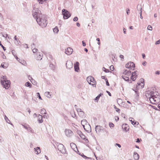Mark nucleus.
Returning <instances> with one entry per match:
<instances>
[{
  "instance_id": "2f4dec72",
  "label": "nucleus",
  "mask_w": 160,
  "mask_h": 160,
  "mask_svg": "<svg viewBox=\"0 0 160 160\" xmlns=\"http://www.w3.org/2000/svg\"><path fill=\"white\" fill-rule=\"evenodd\" d=\"M58 28L57 27H55L54 29H53V31L54 32L57 33L58 32Z\"/></svg>"
},
{
  "instance_id": "2eb2a0df",
  "label": "nucleus",
  "mask_w": 160,
  "mask_h": 160,
  "mask_svg": "<svg viewBox=\"0 0 160 160\" xmlns=\"http://www.w3.org/2000/svg\"><path fill=\"white\" fill-rule=\"evenodd\" d=\"M95 130L97 133H99L101 130H103L102 127L100 126H97L95 128Z\"/></svg>"
},
{
  "instance_id": "052dcab7",
  "label": "nucleus",
  "mask_w": 160,
  "mask_h": 160,
  "mask_svg": "<svg viewBox=\"0 0 160 160\" xmlns=\"http://www.w3.org/2000/svg\"><path fill=\"white\" fill-rule=\"evenodd\" d=\"M156 74L159 75L160 74V71H157L155 72Z\"/></svg>"
},
{
  "instance_id": "393cba45",
  "label": "nucleus",
  "mask_w": 160,
  "mask_h": 160,
  "mask_svg": "<svg viewBox=\"0 0 160 160\" xmlns=\"http://www.w3.org/2000/svg\"><path fill=\"white\" fill-rule=\"evenodd\" d=\"M149 93H150L149 92H147L146 93V95L148 98H149V100H150V98H152V95H151L150 94H149Z\"/></svg>"
},
{
  "instance_id": "f257e3e1",
  "label": "nucleus",
  "mask_w": 160,
  "mask_h": 160,
  "mask_svg": "<svg viewBox=\"0 0 160 160\" xmlns=\"http://www.w3.org/2000/svg\"><path fill=\"white\" fill-rule=\"evenodd\" d=\"M32 16L36 20L38 24L42 28L45 27L48 24L47 20L45 17L41 13V11L39 9L34 7L32 11Z\"/></svg>"
},
{
  "instance_id": "412c9836",
  "label": "nucleus",
  "mask_w": 160,
  "mask_h": 160,
  "mask_svg": "<svg viewBox=\"0 0 160 160\" xmlns=\"http://www.w3.org/2000/svg\"><path fill=\"white\" fill-rule=\"evenodd\" d=\"M37 57L36 58V59L38 60H41L42 59V54H40L39 53L37 54Z\"/></svg>"
},
{
  "instance_id": "9d476101",
  "label": "nucleus",
  "mask_w": 160,
  "mask_h": 160,
  "mask_svg": "<svg viewBox=\"0 0 160 160\" xmlns=\"http://www.w3.org/2000/svg\"><path fill=\"white\" fill-rule=\"evenodd\" d=\"M66 66L67 68L69 69L72 68V63L70 60L68 61L67 62Z\"/></svg>"
},
{
  "instance_id": "1a4fd4ad",
  "label": "nucleus",
  "mask_w": 160,
  "mask_h": 160,
  "mask_svg": "<svg viewBox=\"0 0 160 160\" xmlns=\"http://www.w3.org/2000/svg\"><path fill=\"white\" fill-rule=\"evenodd\" d=\"M65 134L67 137H70L73 135V132L70 129H66L65 131Z\"/></svg>"
},
{
  "instance_id": "13d9d810",
  "label": "nucleus",
  "mask_w": 160,
  "mask_h": 160,
  "mask_svg": "<svg viewBox=\"0 0 160 160\" xmlns=\"http://www.w3.org/2000/svg\"><path fill=\"white\" fill-rule=\"evenodd\" d=\"M160 43V40H158L155 43L156 44H158Z\"/></svg>"
},
{
  "instance_id": "69168bd1",
  "label": "nucleus",
  "mask_w": 160,
  "mask_h": 160,
  "mask_svg": "<svg viewBox=\"0 0 160 160\" xmlns=\"http://www.w3.org/2000/svg\"><path fill=\"white\" fill-rule=\"evenodd\" d=\"M82 45L83 46H85L86 45V43L84 42V41H82Z\"/></svg>"
},
{
  "instance_id": "f03ea898",
  "label": "nucleus",
  "mask_w": 160,
  "mask_h": 160,
  "mask_svg": "<svg viewBox=\"0 0 160 160\" xmlns=\"http://www.w3.org/2000/svg\"><path fill=\"white\" fill-rule=\"evenodd\" d=\"M1 83L3 87L6 89H8L10 87V82L9 80H7V77L6 76H1Z\"/></svg>"
},
{
  "instance_id": "a19ab883",
  "label": "nucleus",
  "mask_w": 160,
  "mask_h": 160,
  "mask_svg": "<svg viewBox=\"0 0 160 160\" xmlns=\"http://www.w3.org/2000/svg\"><path fill=\"white\" fill-rule=\"evenodd\" d=\"M109 126L110 128H113L114 127V124L112 122H110L109 123Z\"/></svg>"
},
{
  "instance_id": "b1692460",
  "label": "nucleus",
  "mask_w": 160,
  "mask_h": 160,
  "mask_svg": "<svg viewBox=\"0 0 160 160\" xmlns=\"http://www.w3.org/2000/svg\"><path fill=\"white\" fill-rule=\"evenodd\" d=\"M70 146L72 148L74 151H75V148H77L76 145L73 143H70Z\"/></svg>"
},
{
  "instance_id": "9b49d317",
  "label": "nucleus",
  "mask_w": 160,
  "mask_h": 160,
  "mask_svg": "<svg viewBox=\"0 0 160 160\" xmlns=\"http://www.w3.org/2000/svg\"><path fill=\"white\" fill-rule=\"evenodd\" d=\"M122 128L123 130H124L126 132L129 131V127L128 125L126 123L122 124Z\"/></svg>"
},
{
  "instance_id": "e2e57ef3",
  "label": "nucleus",
  "mask_w": 160,
  "mask_h": 160,
  "mask_svg": "<svg viewBox=\"0 0 160 160\" xmlns=\"http://www.w3.org/2000/svg\"><path fill=\"white\" fill-rule=\"evenodd\" d=\"M95 156L97 160H102V159L101 158L99 157H96V156Z\"/></svg>"
},
{
  "instance_id": "09e8293b",
  "label": "nucleus",
  "mask_w": 160,
  "mask_h": 160,
  "mask_svg": "<svg viewBox=\"0 0 160 160\" xmlns=\"http://www.w3.org/2000/svg\"><path fill=\"white\" fill-rule=\"evenodd\" d=\"M81 156H82V157H83L84 158H85V159H86L88 158L87 157V156L84 155L83 153H82V154H81Z\"/></svg>"
},
{
  "instance_id": "c9c22d12",
  "label": "nucleus",
  "mask_w": 160,
  "mask_h": 160,
  "mask_svg": "<svg viewBox=\"0 0 160 160\" xmlns=\"http://www.w3.org/2000/svg\"><path fill=\"white\" fill-rule=\"evenodd\" d=\"M5 119L6 120V122L8 123H9V122H10V120L5 115Z\"/></svg>"
},
{
  "instance_id": "864d4df0",
  "label": "nucleus",
  "mask_w": 160,
  "mask_h": 160,
  "mask_svg": "<svg viewBox=\"0 0 160 160\" xmlns=\"http://www.w3.org/2000/svg\"><path fill=\"white\" fill-rule=\"evenodd\" d=\"M12 54L14 56V57H15L16 54V53H15V51L14 50H12Z\"/></svg>"
},
{
  "instance_id": "a878e982",
  "label": "nucleus",
  "mask_w": 160,
  "mask_h": 160,
  "mask_svg": "<svg viewBox=\"0 0 160 160\" xmlns=\"http://www.w3.org/2000/svg\"><path fill=\"white\" fill-rule=\"evenodd\" d=\"M45 95L48 98H50L51 95L49 92H47L45 93Z\"/></svg>"
},
{
  "instance_id": "e433bc0d",
  "label": "nucleus",
  "mask_w": 160,
  "mask_h": 160,
  "mask_svg": "<svg viewBox=\"0 0 160 160\" xmlns=\"http://www.w3.org/2000/svg\"><path fill=\"white\" fill-rule=\"evenodd\" d=\"M47 0H37V1L39 2V3L41 4H42L44 2H46L47 1Z\"/></svg>"
},
{
  "instance_id": "58836bf2",
  "label": "nucleus",
  "mask_w": 160,
  "mask_h": 160,
  "mask_svg": "<svg viewBox=\"0 0 160 160\" xmlns=\"http://www.w3.org/2000/svg\"><path fill=\"white\" fill-rule=\"evenodd\" d=\"M27 130L29 132H32V133H33V130L32 129V128H31L30 127L28 128Z\"/></svg>"
},
{
  "instance_id": "473e14b6",
  "label": "nucleus",
  "mask_w": 160,
  "mask_h": 160,
  "mask_svg": "<svg viewBox=\"0 0 160 160\" xmlns=\"http://www.w3.org/2000/svg\"><path fill=\"white\" fill-rule=\"evenodd\" d=\"M87 123V121L85 119H83L81 121V123L82 125V124H86Z\"/></svg>"
},
{
  "instance_id": "423d86ee",
  "label": "nucleus",
  "mask_w": 160,
  "mask_h": 160,
  "mask_svg": "<svg viewBox=\"0 0 160 160\" xmlns=\"http://www.w3.org/2000/svg\"><path fill=\"white\" fill-rule=\"evenodd\" d=\"M87 80L89 84L91 85L93 87H96V84H92L91 82L93 83H95V80L94 78L91 76L88 77L87 78Z\"/></svg>"
},
{
  "instance_id": "aec40b11",
  "label": "nucleus",
  "mask_w": 160,
  "mask_h": 160,
  "mask_svg": "<svg viewBox=\"0 0 160 160\" xmlns=\"http://www.w3.org/2000/svg\"><path fill=\"white\" fill-rule=\"evenodd\" d=\"M34 149L35 150L34 151L35 152V153L37 154H38L41 152V150L40 147H37L36 148H35Z\"/></svg>"
},
{
  "instance_id": "f3484780",
  "label": "nucleus",
  "mask_w": 160,
  "mask_h": 160,
  "mask_svg": "<svg viewBox=\"0 0 160 160\" xmlns=\"http://www.w3.org/2000/svg\"><path fill=\"white\" fill-rule=\"evenodd\" d=\"M133 157L135 160H138L139 158V156L137 152H134Z\"/></svg>"
},
{
  "instance_id": "5fc2aeb1",
  "label": "nucleus",
  "mask_w": 160,
  "mask_h": 160,
  "mask_svg": "<svg viewBox=\"0 0 160 160\" xmlns=\"http://www.w3.org/2000/svg\"><path fill=\"white\" fill-rule=\"evenodd\" d=\"M96 40L97 41H98V45H100V39L99 38H97L96 39Z\"/></svg>"
},
{
  "instance_id": "a18cd8bd",
  "label": "nucleus",
  "mask_w": 160,
  "mask_h": 160,
  "mask_svg": "<svg viewBox=\"0 0 160 160\" xmlns=\"http://www.w3.org/2000/svg\"><path fill=\"white\" fill-rule=\"evenodd\" d=\"M37 96L41 100H42V98L40 95V93L39 92H38L37 93Z\"/></svg>"
},
{
  "instance_id": "72a5a7b5",
  "label": "nucleus",
  "mask_w": 160,
  "mask_h": 160,
  "mask_svg": "<svg viewBox=\"0 0 160 160\" xmlns=\"http://www.w3.org/2000/svg\"><path fill=\"white\" fill-rule=\"evenodd\" d=\"M4 63H2L1 64V67L3 68L6 69L8 67V66L7 65H4Z\"/></svg>"
},
{
  "instance_id": "0e129e2a",
  "label": "nucleus",
  "mask_w": 160,
  "mask_h": 160,
  "mask_svg": "<svg viewBox=\"0 0 160 160\" xmlns=\"http://www.w3.org/2000/svg\"><path fill=\"white\" fill-rule=\"evenodd\" d=\"M106 92L108 94V95L110 96H111V95H112L111 94V93H110V92H109V91H106Z\"/></svg>"
},
{
  "instance_id": "bb28decb",
  "label": "nucleus",
  "mask_w": 160,
  "mask_h": 160,
  "mask_svg": "<svg viewBox=\"0 0 160 160\" xmlns=\"http://www.w3.org/2000/svg\"><path fill=\"white\" fill-rule=\"evenodd\" d=\"M49 67L52 70H54L55 69V66L54 65L52 64H50L49 65Z\"/></svg>"
},
{
  "instance_id": "3c124183",
  "label": "nucleus",
  "mask_w": 160,
  "mask_h": 160,
  "mask_svg": "<svg viewBox=\"0 0 160 160\" xmlns=\"http://www.w3.org/2000/svg\"><path fill=\"white\" fill-rule=\"evenodd\" d=\"M1 34H2V36H3L4 37H5L6 38H7L8 37V35L7 34H6L5 35H6V36H5V35L3 34V33H1Z\"/></svg>"
},
{
  "instance_id": "0eeeda50",
  "label": "nucleus",
  "mask_w": 160,
  "mask_h": 160,
  "mask_svg": "<svg viewBox=\"0 0 160 160\" xmlns=\"http://www.w3.org/2000/svg\"><path fill=\"white\" fill-rule=\"evenodd\" d=\"M125 67L130 69H133V70L135 67V65L133 62H130L126 64Z\"/></svg>"
},
{
  "instance_id": "dca6fc26",
  "label": "nucleus",
  "mask_w": 160,
  "mask_h": 160,
  "mask_svg": "<svg viewBox=\"0 0 160 160\" xmlns=\"http://www.w3.org/2000/svg\"><path fill=\"white\" fill-rule=\"evenodd\" d=\"M144 79L141 78L139 80V83H138V84L139 85H141V87L142 88H143L144 86Z\"/></svg>"
},
{
  "instance_id": "8fccbe9b",
  "label": "nucleus",
  "mask_w": 160,
  "mask_h": 160,
  "mask_svg": "<svg viewBox=\"0 0 160 160\" xmlns=\"http://www.w3.org/2000/svg\"><path fill=\"white\" fill-rule=\"evenodd\" d=\"M28 78L32 82V81H31V80H34L32 78L30 75H29L28 76Z\"/></svg>"
},
{
  "instance_id": "39448f33",
  "label": "nucleus",
  "mask_w": 160,
  "mask_h": 160,
  "mask_svg": "<svg viewBox=\"0 0 160 160\" xmlns=\"http://www.w3.org/2000/svg\"><path fill=\"white\" fill-rule=\"evenodd\" d=\"M62 12L63 18L65 19L68 18L71 16V14L69 12L64 9L62 10Z\"/></svg>"
},
{
  "instance_id": "ddd939ff",
  "label": "nucleus",
  "mask_w": 160,
  "mask_h": 160,
  "mask_svg": "<svg viewBox=\"0 0 160 160\" xmlns=\"http://www.w3.org/2000/svg\"><path fill=\"white\" fill-rule=\"evenodd\" d=\"M73 49L71 48H68L65 50V53L68 55H71Z\"/></svg>"
},
{
  "instance_id": "680f3d73",
  "label": "nucleus",
  "mask_w": 160,
  "mask_h": 160,
  "mask_svg": "<svg viewBox=\"0 0 160 160\" xmlns=\"http://www.w3.org/2000/svg\"><path fill=\"white\" fill-rule=\"evenodd\" d=\"M34 43H33V44H32L31 45V48H32V49L33 48H34Z\"/></svg>"
},
{
  "instance_id": "7c9ffc66",
  "label": "nucleus",
  "mask_w": 160,
  "mask_h": 160,
  "mask_svg": "<svg viewBox=\"0 0 160 160\" xmlns=\"http://www.w3.org/2000/svg\"><path fill=\"white\" fill-rule=\"evenodd\" d=\"M41 113L42 114H46V111L45 110V109L44 108H43L41 109Z\"/></svg>"
},
{
  "instance_id": "7ed1b4c3",
  "label": "nucleus",
  "mask_w": 160,
  "mask_h": 160,
  "mask_svg": "<svg viewBox=\"0 0 160 160\" xmlns=\"http://www.w3.org/2000/svg\"><path fill=\"white\" fill-rule=\"evenodd\" d=\"M56 145L57 146L58 150L62 153L64 154L67 153L66 148L62 144L57 142L56 144Z\"/></svg>"
},
{
  "instance_id": "4468645a",
  "label": "nucleus",
  "mask_w": 160,
  "mask_h": 160,
  "mask_svg": "<svg viewBox=\"0 0 160 160\" xmlns=\"http://www.w3.org/2000/svg\"><path fill=\"white\" fill-rule=\"evenodd\" d=\"M74 68L75 71L78 72L80 69L79 67V63L78 62H76L74 64Z\"/></svg>"
},
{
  "instance_id": "4d7b16f0",
  "label": "nucleus",
  "mask_w": 160,
  "mask_h": 160,
  "mask_svg": "<svg viewBox=\"0 0 160 160\" xmlns=\"http://www.w3.org/2000/svg\"><path fill=\"white\" fill-rule=\"evenodd\" d=\"M4 141V139L2 138L0 136V142H2Z\"/></svg>"
},
{
  "instance_id": "6e6552de",
  "label": "nucleus",
  "mask_w": 160,
  "mask_h": 160,
  "mask_svg": "<svg viewBox=\"0 0 160 160\" xmlns=\"http://www.w3.org/2000/svg\"><path fill=\"white\" fill-rule=\"evenodd\" d=\"M138 72L137 71H136L132 73L131 78L133 81H135L137 78Z\"/></svg>"
},
{
  "instance_id": "603ef678",
  "label": "nucleus",
  "mask_w": 160,
  "mask_h": 160,
  "mask_svg": "<svg viewBox=\"0 0 160 160\" xmlns=\"http://www.w3.org/2000/svg\"><path fill=\"white\" fill-rule=\"evenodd\" d=\"M78 18L77 17H74L73 19V20L74 21L76 22L78 20Z\"/></svg>"
},
{
  "instance_id": "6ab92c4d",
  "label": "nucleus",
  "mask_w": 160,
  "mask_h": 160,
  "mask_svg": "<svg viewBox=\"0 0 160 160\" xmlns=\"http://www.w3.org/2000/svg\"><path fill=\"white\" fill-rule=\"evenodd\" d=\"M123 73L127 76H130L131 74V71L130 70H125L123 72Z\"/></svg>"
},
{
  "instance_id": "49530a36",
  "label": "nucleus",
  "mask_w": 160,
  "mask_h": 160,
  "mask_svg": "<svg viewBox=\"0 0 160 160\" xmlns=\"http://www.w3.org/2000/svg\"><path fill=\"white\" fill-rule=\"evenodd\" d=\"M32 52L34 53H35L37 52V51L38 50L37 49H36L35 48H33L32 49Z\"/></svg>"
},
{
  "instance_id": "4be33fe9",
  "label": "nucleus",
  "mask_w": 160,
  "mask_h": 160,
  "mask_svg": "<svg viewBox=\"0 0 160 160\" xmlns=\"http://www.w3.org/2000/svg\"><path fill=\"white\" fill-rule=\"evenodd\" d=\"M137 9L138 10H139L138 9H140V12L139 14L140 15H142V6L141 5L138 4L137 7Z\"/></svg>"
},
{
  "instance_id": "ea45409f",
  "label": "nucleus",
  "mask_w": 160,
  "mask_h": 160,
  "mask_svg": "<svg viewBox=\"0 0 160 160\" xmlns=\"http://www.w3.org/2000/svg\"><path fill=\"white\" fill-rule=\"evenodd\" d=\"M114 108L115 109L116 111L119 113L120 111V109L118 108L115 105H114Z\"/></svg>"
},
{
  "instance_id": "5701e85b",
  "label": "nucleus",
  "mask_w": 160,
  "mask_h": 160,
  "mask_svg": "<svg viewBox=\"0 0 160 160\" xmlns=\"http://www.w3.org/2000/svg\"><path fill=\"white\" fill-rule=\"evenodd\" d=\"M42 116L40 115H39L38 116V120L39 123H41L43 122L42 119Z\"/></svg>"
},
{
  "instance_id": "20e7f679",
  "label": "nucleus",
  "mask_w": 160,
  "mask_h": 160,
  "mask_svg": "<svg viewBox=\"0 0 160 160\" xmlns=\"http://www.w3.org/2000/svg\"><path fill=\"white\" fill-rule=\"evenodd\" d=\"M160 101V95H155L152 98H150V102L152 103H158Z\"/></svg>"
},
{
  "instance_id": "774afa93",
  "label": "nucleus",
  "mask_w": 160,
  "mask_h": 160,
  "mask_svg": "<svg viewBox=\"0 0 160 160\" xmlns=\"http://www.w3.org/2000/svg\"><path fill=\"white\" fill-rule=\"evenodd\" d=\"M119 57L120 58H121L122 59H123L124 57V56L123 55H120Z\"/></svg>"
},
{
  "instance_id": "37998d69",
  "label": "nucleus",
  "mask_w": 160,
  "mask_h": 160,
  "mask_svg": "<svg viewBox=\"0 0 160 160\" xmlns=\"http://www.w3.org/2000/svg\"><path fill=\"white\" fill-rule=\"evenodd\" d=\"M105 80L106 82V85L107 86H109L110 84H109V82H108V80L107 79V78H106V79H105Z\"/></svg>"
},
{
  "instance_id": "4c0bfd02",
  "label": "nucleus",
  "mask_w": 160,
  "mask_h": 160,
  "mask_svg": "<svg viewBox=\"0 0 160 160\" xmlns=\"http://www.w3.org/2000/svg\"><path fill=\"white\" fill-rule=\"evenodd\" d=\"M149 92L150 93H149V94H150L151 95H152V97H153L155 95V94L156 93V92H154L153 91H151L150 92Z\"/></svg>"
},
{
  "instance_id": "6e6d98bb",
  "label": "nucleus",
  "mask_w": 160,
  "mask_h": 160,
  "mask_svg": "<svg viewBox=\"0 0 160 160\" xmlns=\"http://www.w3.org/2000/svg\"><path fill=\"white\" fill-rule=\"evenodd\" d=\"M73 112V113H72V117L73 118H75L76 117V115L75 113V112L74 111Z\"/></svg>"
},
{
  "instance_id": "f704fd0d",
  "label": "nucleus",
  "mask_w": 160,
  "mask_h": 160,
  "mask_svg": "<svg viewBox=\"0 0 160 160\" xmlns=\"http://www.w3.org/2000/svg\"><path fill=\"white\" fill-rule=\"evenodd\" d=\"M80 137L83 140H86V136L82 133Z\"/></svg>"
},
{
  "instance_id": "bf43d9fd",
  "label": "nucleus",
  "mask_w": 160,
  "mask_h": 160,
  "mask_svg": "<svg viewBox=\"0 0 160 160\" xmlns=\"http://www.w3.org/2000/svg\"><path fill=\"white\" fill-rule=\"evenodd\" d=\"M110 68L111 69V70L112 71H113L114 69V67L113 65H111L110 67Z\"/></svg>"
},
{
  "instance_id": "338daca9",
  "label": "nucleus",
  "mask_w": 160,
  "mask_h": 160,
  "mask_svg": "<svg viewBox=\"0 0 160 160\" xmlns=\"http://www.w3.org/2000/svg\"><path fill=\"white\" fill-rule=\"evenodd\" d=\"M142 58L143 59H144L146 57L145 54L144 53H143L142 54Z\"/></svg>"
},
{
  "instance_id": "a211bd4d",
  "label": "nucleus",
  "mask_w": 160,
  "mask_h": 160,
  "mask_svg": "<svg viewBox=\"0 0 160 160\" xmlns=\"http://www.w3.org/2000/svg\"><path fill=\"white\" fill-rule=\"evenodd\" d=\"M132 119H133V118H129V120L131 122L132 124L133 125H138L139 124V123L137 122H134V121L132 120Z\"/></svg>"
},
{
  "instance_id": "79ce46f5",
  "label": "nucleus",
  "mask_w": 160,
  "mask_h": 160,
  "mask_svg": "<svg viewBox=\"0 0 160 160\" xmlns=\"http://www.w3.org/2000/svg\"><path fill=\"white\" fill-rule=\"evenodd\" d=\"M102 69L106 72H109V70L108 69H106L104 67Z\"/></svg>"
},
{
  "instance_id": "c756f323",
  "label": "nucleus",
  "mask_w": 160,
  "mask_h": 160,
  "mask_svg": "<svg viewBox=\"0 0 160 160\" xmlns=\"http://www.w3.org/2000/svg\"><path fill=\"white\" fill-rule=\"evenodd\" d=\"M103 94L102 93H100L99 95H98L95 98L94 100H96L97 101L99 100L100 97Z\"/></svg>"
},
{
  "instance_id": "f8f14e48",
  "label": "nucleus",
  "mask_w": 160,
  "mask_h": 160,
  "mask_svg": "<svg viewBox=\"0 0 160 160\" xmlns=\"http://www.w3.org/2000/svg\"><path fill=\"white\" fill-rule=\"evenodd\" d=\"M78 112V115L82 118H83L85 116V113L84 112L81 110L80 108H78L77 109Z\"/></svg>"
},
{
  "instance_id": "de8ad7c7",
  "label": "nucleus",
  "mask_w": 160,
  "mask_h": 160,
  "mask_svg": "<svg viewBox=\"0 0 160 160\" xmlns=\"http://www.w3.org/2000/svg\"><path fill=\"white\" fill-rule=\"evenodd\" d=\"M77 133L80 136H81V135L82 133L81 131L80 130H78L77 131Z\"/></svg>"
},
{
  "instance_id": "cd10ccee",
  "label": "nucleus",
  "mask_w": 160,
  "mask_h": 160,
  "mask_svg": "<svg viewBox=\"0 0 160 160\" xmlns=\"http://www.w3.org/2000/svg\"><path fill=\"white\" fill-rule=\"evenodd\" d=\"M122 78H123L126 81H129V78L127 76H122Z\"/></svg>"
},
{
  "instance_id": "c03bdc74",
  "label": "nucleus",
  "mask_w": 160,
  "mask_h": 160,
  "mask_svg": "<svg viewBox=\"0 0 160 160\" xmlns=\"http://www.w3.org/2000/svg\"><path fill=\"white\" fill-rule=\"evenodd\" d=\"M148 29L149 30H152V27L150 25H148Z\"/></svg>"
},
{
  "instance_id": "c85d7f7f",
  "label": "nucleus",
  "mask_w": 160,
  "mask_h": 160,
  "mask_svg": "<svg viewBox=\"0 0 160 160\" xmlns=\"http://www.w3.org/2000/svg\"><path fill=\"white\" fill-rule=\"evenodd\" d=\"M25 85L26 86L29 87L30 88H31V87L32 86V85L31 84V83L29 82H26L25 84Z\"/></svg>"
}]
</instances>
